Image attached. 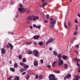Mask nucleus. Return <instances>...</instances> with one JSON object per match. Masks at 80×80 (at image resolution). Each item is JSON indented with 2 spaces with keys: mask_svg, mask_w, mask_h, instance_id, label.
<instances>
[{
  "mask_svg": "<svg viewBox=\"0 0 80 80\" xmlns=\"http://www.w3.org/2000/svg\"><path fill=\"white\" fill-rule=\"evenodd\" d=\"M8 34H11V35H13V34H14V33L12 32H8Z\"/></svg>",
  "mask_w": 80,
  "mask_h": 80,
  "instance_id": "32",
  "label": "nucleus"
},
{
  "mask_svg": "<svg viewBox=\"0 0 80 80\" xmlns=\"http://www.w3.org/2000/svg\"><path fill=\"white\" fill-rule=\"evenodd\" d=\"M38 75H36V77L35 78L36 79H38Z\"/></svg>",
  "mask_w": 80,
  "mask_h": 80,
  "instance_id": "43",
  "label": "nucleus"
},
{
  "mask_svg": "<svg viewBox=\"0 0 80 80\" xmlns=\"http://www.w3.org/2000/svg\"><path fill=\"white\" fill-rule=\"evenodd\" d=\"M78 17H80V14H78Z\"/></svg>",
  "mask_w": 80,
  "mask_h": 80,
  "instance_id": "61",
  "label": "nucleus"
},
{
  "mask_svg": "<svg viewBox=\"0 0 80 80\" xmlns=\"http://www.w3.org/2000/svg\"><path fill=\"white\" fill-rule=\"evenodd\" d=\"M49 49L50 50H52V48H49Z\"/></svg>",
  "mask_w": 80,
  "mask_h": 80,
  "instance_id": "56",
  "label": "nucleus"
},
{
  "mask_svg": "<svg viewBox=\"0 0 80 80\" xmlns=\"http://www.w3.org/2000/svg\"><path fill=\"white\" fill-rule=\"evenodd\" d=\"M75 23H78V21H77V20L75 19Z\"/></svg>",
  "mask_w": 80,
  "mask_h": 80,
  "instance_id": "50",
  "label": "nucleus"
},
{
  "mask_svg": "<svg viewBox=\"0 0 80 80\" xmlns=\"http://www.w3.org/2000/svg\"><path fill=\"white\" fill-rule=\"evenodd\" d=\"M6 52V50L4 48H2L1 49V53L2 55H4Z\"/></svg>",
  "mask_w": 80,
  "mask_h": 80,
  "instance_id": "6",
  "label": "nucleus"
},
{
  "mask_svg": "<svg viewBox=\"0 0 80 80\" xmlns=\"http://www.w3.org/2000/svg\"><path fill=\"white\" fill-rule=\"evenodd\" d=\"M55 40V39H53V38H51L49 39V40L48 41V43H51L52 42H53Z\"/></svg>",
  "mask_w": 80,
  "mask_h": 80,
  "instance_id": "5",
  "label": "nucleus"
},
{
  "mask_svg": "<svg viewBox=\"0 0 80 80\" xmlns=\"http://www.w3.org/2000/svg\"><path fill=\"white\" fill-rule=\"evenodd\" d=\"M12 78V76H11L9 77V78H8V79H10L11 78Z\"/></svg>",
  "mask_w": 80,
  "mask_h": 80,
  "instance_id": "62",
  "label": "nucleus"
},
{
  "mask_svg": "<svg viewBox=\"0 0 80 80\" xmlns=\"http://www.w3.org/2000/svg\"><path fill=\"white\" fill-rule=\"evenodd\" d=\"M30 28H31V29H32V28H33V27L32 26H30Z\"/></svg>",
  "mask_w": 80,
  "mask_h": 80,
  "instance_id": "53",
  "label": "nucleus"
},
{
  "mask_svg": "<svg viewBox=\"0 0 80 80\" xmlns=\"http://www.w3.org/2000/svg\"><path fill=\"white\" fill-rule=\"evenodd\" d=\"M33 53L35 57H37L39 53L37 50L35 49L33 51Z\"/></svg>",
  "mask_w": 80,
  "mask_h": 80,
  "instance_id": "3",
  "label": "nucleus"
},
{
  "mask_svg": "<svg viewBox=\"0 0 80 80\" xmlns=\"http://www.w3.org/2000/svg\"><path fill=\"white\" fill-rule=\"evenodd\" d=\"M6 47L7 48H10V47L9 46V44H8L6 46Z\"/></svg>",
  "mask_w": 80,
  "mask_h": 80,
  "instance_id": "45",
  "label": "nucleus"
},
{
  "mask_svg": "<svg viewBox=\"0 0 80 80\" xmlns=\"http://www.w3.org/2000/svg\"><path fill=\"white\" fill-rule=\"evenodd\" d=\"M32 42H26V44L27 45H31V44H32Z\"/></svg>",
  "mask_w": 80,
  "mask_h": 80,
  "instance_id": "11",
  "label": "nucleus"
},
{
  "mask_svg": "<svg viewBox=\"0 0 80 80\" xmlns=\"http://www.w3.org/2000/svg\"><path fill=\"white\" fill-rule=\"evenodd\" d=\"M10 70L12 72H14L15 71V69L13 68H10Z\"/></svg>",
  "mask_w": 80,
  "mask_h": 80,
  "instance_id": "28",
  "label": "nucleus"
},
{
  "mask_svg": "<svg viewBox=\"0 0 80 80\" xmlns=\"http://www.w3.org/2000/svg\"><path fill=\"white\" fill-rule=\"evenodd\" d=\"M39 78L40 79H43V76L41 75H40L39 76Z\"/></svg>",
  "mask_w": 80,
  "mask_h": 80,
  "instance_id": "18",
  "label": "nucleus"
},
{
  "mask_svg": "<svg viewBox=\"0 0 80 80\" xmlns=\"http://www.w3.org/2000/svg\"><path fill=\"white\" fill-rule=\"evenodd\" d=\"M64 80H66V78H67V77H66V76L64 77Z\"/></svg>",
  "mask_w": 80,
  "mask_h": 80,
  "instance_id": "63",
  "label": "nucleus"
},
{
  "mask_svg": "<svg viewBox=\"0 0 80 80\" xmlns=\"http://www.w3.org/2000/svg\"><path fill=\"white\" fill-rule=\"evenodd\" d=\"M53 53L54 55H55V56H57V55H58V53L56 52L55 51H53Z\"/></svg>",
  "mask_w": 80,
  "mask_h": 80,
  "instance_id": "21",
  "label": "nucleus"
},
{
  "mask_svg": "<svg viewBox=\"0 0 80 80\" xmlns=\"http://www.w3.org/2000/svg\"><path fill=\"white\" fill-rule=\"evenodd\" d=\"M20 6V7L22 8V7H23V5H22V4H21L19 5Z\"/></svg>",
  "mask_w": 80,
  "mask_h": 80,
  "instance_id": "47",
  "label": "nucleus"
},
{
  "mask_svg": "<svg viewBox=\"0 0 80 80\" xmlns=\"http://www.w3.org/2000/svg\"><path fill=\"white\" fill-rule=\"evenodd\" d=\"M62 54H59L58 55V58H59V59H60L61 58H62Z\"/></svg>",
  "mask_w": 80,
  "mask_h": 80,
  "instance_id": "13",
  "label": "nucleus"
},
{
  "mask_svg": "<svg viewBox=\"0 0 80 80\" xmlns=\"http://www.w3.org/2000/svg\"><path fill=\"white\" fill-rule=\"evenodd\" d=\"M54 73H60V71L55 70L54 71Z\"/></svg>",
  "mask_w": 80,
  "mask_h": 80,
  "instance_id": "20",
  "label": "nucleus"
},
{
  "mask_svg": "<svg viewBox=\"0 0 80 80\" xmlns=\"http://www.w3.org/2000/svg\"><path fill=\"white\" fill-rule=\"evenodd\" d=\"M56 64V62L54 61L52 64V67H54L55 65V64Z\"/></svg>",
  "mask_w": 80,
  "mask_h": 80,
  "instance_id": "31",
  "label": "nucleus"
},
{
  "mask_svg": "<svg viewBox=\"0 0 80 80\" xmlns=\"http://www.w3.org/2000/svg\"><path fill=\"white\" fill-rule=\"evenodd\" d=\"M18 10L20 11V12H23V10H24V8H18Z\"/></svg>",
  "mask_w": 80,
  "mask_h": 80,
  "instance_id": "9",
  "label": "nucleus"
},
{
  "mask_svg": "<svg viewBox=\"0 0 80 80\" xmlns=\"http://www.w3.org/2000/svg\"><path fill=\"white\" fill-rule=\"evenodd\" d=\"M77 66L78 67H80V65L79 64H78V61L77 63Z\"/></svg>",
  "mask_w": 80,
  "mask_h": 80,
  "instance_id": "42",
  "label": "nucleus"
},
{
  "mask_svg": "<svg viewBox=\"0 0 80 80\" xmlns=\"http://www.w3.org/2000/svg\"><path fill=\"white\" fill-rule=\"evenodd\" d=\"M33 20L34 21H36L37 20V18H36V17H35V16H33Z\"/></svg>",
  "mask_w": 80,
  "mask_h": 80,
  "instance_id": "26",
  "label": "nucleus"
},
{
  "mask_svg": "<svg viewBox=\"0 0 80 80\" xmlns=\"http://www.w3.org/2000/svg\"><path fill=\"white\" fill-rule=\"evenodd\" d=\"M46 18L47 19H48L49 18V15L48 14H47L46 15Z\"/></svg>",
  "mask_w": 80,
  "mask_h": 80,
  "instance_id": "39",
  "label": "nucleus"
},
{
  "mask_svg": "<svg viewBox=\"0 0 80 80\" xmlns=\"http://www.w3.org/2000/svg\"><path fill=\"white\" fill-rule=\"evenodd\" d=\"M19 71L20 72H23V69L22 68H21L20 69H19Z\"/></svg>",
  "mask_w": 80,
  "mask_h": 80,
  "instance_id": "30",
  "label": "nucleus"
},
{
  "mask_svg": "<svg viewBox=\"0 0 80 80\" xmlns=\"http://www.w3.org/2000/svg\"><path fill=\"white\" fill-rule=\"evenodd\" d=\"M28 54H29V55H31V54H32V51H28Z\"/></svg>",
  "mask_w": 80,
  "mask_h": 80,
  "instance_id": "23",
  "label": "nucleus"
},
{
  "mask_svg": "<svg viewBox=\"0 0 80 80\" xmlns=\"http://www.w3.org/2000/svg\"><path fill=\"white\" fill-rule=\"evenodd\" d=\"M34 65L36 67L38 65V62H37V61L36 60L34 61Z\"/></svg>",
  "mask_w": 80,
  "mask_h": 80,
  "instance_id": "12",
  "label": "nucleus"
},
{
  "mask_svg": "<svg viewBox=\"0 0 80 80\" xmlns=\"http://www.w3.org/2000/svg\"><path fill=\"white\" fill-rule=\"evenodd\" d=\"M33 43L34 45H36L37 44V42H33Z\"/></svg>",
  "mask_w": 80,
  "mask_h": 80,
  "instance_id": "51",
  "label": "nucleus"
},
{
  "mask_svg": "<svg viewBox=\"0 0 80 80\" xmlns=\"http://www.w3.org/2000/svg\"><path fill=\"white\" fill-rule=\"evenodd\" d=\"M68 26L69 27H71L70 22L69 21H68Z\"/></svg>",
  "mask_w": 80,
  "mask_h": 80,
  "instance_id": "34",
  "label": "nucleus"
},
{
  "mask_svg": "<svg viewBox=\"0 0 80 80\" xmlns=\"http://www.w3.org/2000/svg\"><path fill=\"white\" fill-rule=\"evenodd\" d=\"M75 46L77 48H79V46L78 45H75Z\"/></svg>",
  "mask_w": 80,
  "mask_h": 80,
  "instance_id": "49",
  "label": "nucleus"
},
{
  "mask_svg": "<svg viewBox=\"0 0 80 80\" xmlns=\"http://www.w3.org/2000/svg\"><path fill=\"white\" fill-rule=\"evenodd\" d=\"M26 78L27 80H28L29 79V75L28 74L27 76L26 77Z\"/></svg>",
  "mask_w": 80,
  "mask_h": 80,
  "instance_id": "35",
  "label": "nucleus"
},
{
  "mask_svg": "<svg viewBox=\"0 0 80 80\" xmlns=\"http://www.w3.org/2000/svg\"><path fill=\"white\" fill-rule=\"evenodd\" d=\"M22 75H25V74H26V72H24L23 73H22Z\"/></svg>",
  "mask_w": 80,
  "mask_h": 80,
  "instance_id": "46",
  "label": "nucleus"
},
{
  "mask_svg": "<svg viewBox=\"0 0 80 80\" xmlns=\"http://www.w3.org/2000/svg\"><path fill=\"white\" fill-rule=\"evenodd\" d=\"M75 78L76 80H78V79L80 78V77L79 76H76Z\"/></svg>",
  "mask_w": 80,
  "mask_h": 80,
  "instance_id": "27",
  "label": "nucleus"
},
{
  "mask_svg": "<svg viewBox=\"0 0 80 80\" xmlns=\"http://www.w3.org/2000/svg\"><path fill=\"white\" fill-rule=\"evenodd\" d=\"M26 12H27V13H29V10H27V11Z\"/></svg>",
  "mask_w": 80,
  "mask_h": 80,
  "instance_id": "59",
  "label": "nucleus"
},
{
  "mask_svg": "<svg viewBox=\"0 0 80 80\" xmlns=\"http://www.w3.org/2000/svg\"><path fill=\"white\" fill-rule=\"evenodd\" d=\"M18 58L20 60V59H21L22 58V55H19Z\"/></svg>",
  "mask_w": 80,
  "mask_h": 80,
  "instance_id": "36",
  "label": "nucleus"
},
{
  "mask_svg": "<svg viewBox=\"0 0 80 80\" xmlns=\"http://www.w3.org/2000/svg\"><path fill=\"white\" fill-rule=\"evenodd\" d=\"M29 18L30 20H32V16H29Z\"/></svg>",
  "mask_w": 80,
  "mask_h": 80,
  "instance_id": "44",
  "label": "nucleus"
},
{
  "mask_svg": "<svg viewBox=\"0 0 80 80\" xmlns=\"http://www.w3.org/2000/svg\"><path fill=\"white\" fill-rule=\"evenodd\" d=\"M74 35H76L77 34V32H76V31H75L74 32Z\"/></svg>",
  "mask_w": 80,
  "mask_h": 80,
  "instance_id": "40",
  "label": "nucleus"
},
{
  "mask_svg": "<svg viewBox=\"0 0 80 80\" xmlns=\"http://www.w3.org/2000/svg\"><path fill=\"white\" fill-rule=\"evenodd\" d=\"M20 80V77L18 76L14 78V80Z\"/></svg>",
  "mask_w": 80,
  "mask_h": 80,
  "instance_id": "14",
  "label": "nucleus"
},
{
  "mask_svg": "<svg viewBox=\"0 0 80 80\" xmlns=\"http://www.w3.org/2000/svg\"><path fill=\"white\" fill-rule=\"evenodd\" d=\"M36 18L38 20H39V18L37 16Z\"/></svg>",
  "mask_w": 80,
  "mask_h": 80,
  "instance_id": "55",
  "label": "nucleus"
},
{
  "mask_svg": "<svg viewBox=\"0 0 80 80\" xmlns=\"http://www.w3.org/2000/svg\"><path fill=\"white\" fill-rule=\"evenodd\" d=\"M58 60L59 61H60V62H58V65L59 67H60V66L61 65H63V61L62 59H59Z\"/></svg>",
  "mask_w": 80,
  "mask_h": 80,
  "instance_id": "4",
  "label": "nucleus"
},
{
  "mask_svg": "<svg viewBox=\"0 0 80 80\" xmlns=\"http://www.w3.org/2000/svg\"><path fill=\"white\" fill-rule=\"evenodd\" d=\"M33 27H36V25L35 24H33Z\"/></svg>",
  "mask_w": 80,
  "mask_h": 80,
  "instance_id": "64",
  "label": "nucleus"
},
{
  "mask_svg": "<svg viewBox=\"0 0 80 80\" xmlns=\"http://www.w3.org/2000/svg\"><path fill=\"white\" fill-rule=\"evenodd\" d=\"M40 62L41 63H43V59H41L40 60Z\"/></svg>",
  "mask_w": 80,
  "mask_h": 80,
  "instance_id": "41",
  "label": "nucleus"
},
{
  "mask_svg": "<svg viewBox=\"0 0 80 80\" xmlns=\"http://www.w3.org/2000/svg\"><path fill=\"white\" fill-rule=\"evenodd\" d=\"M64 67L65 68H68V65H67V64H65L64 65Z\"/></svg>",
  "mask_w": 80,
  "mask_h": 80,
  "instance_id": "29",
  "label": "nucleus"
},
{
  "mask_svg": "<svg viewBox=\"0 0 80 80\" xmlns=\"http://www.w3.org/2000/svg\"><path fill=\"white\" fill-rule=\"evenodd\" d=\"M8 45H9L10 47L11 50H12L13 48V46L12 45V44L10 43H8Z\"/></svg>",
  "mask_w": 80,
  "mask_h": 80,
  "instance_id": "10",
  "label": "nucleus"
},
{
  "mask_svg": "<svg viewBox=\"0 0 80 80\" xmlns=\"http://www.w3.org/2000/svg\"><path fill=\"white\" fill-rule=\"evenodd\" d=\"M14 68H17L18 67V64H17V63H16V64L14 65Z\"/></svg>",
  "mask_w": 80,
  "mask_h": 80,
  "instance_id": "25",
  "label": "nucleus"
},
{
  "mask_svg": "<svg viewBox=\"0 0 80 80\" xmlns=\"http://www.w3.org/2000/svg\"><path fill=\"white\" fill-rule=\"evenodd\" d=\"M50 20H51V21H54L55 20H54V19H53V18H51V19H50Z\"/></svg>",
  "mask_w": 80,
  "mask_h": 80,
  "instance_id": "48",
  "label": "nucleus"
},
{
  "mask_svg": "<svg viewBox=\"0 0 80 80\" xmlns=\"http://www.w3.org/2000/svg\"><path fill=\"white\" fill-rule=\"evenodd\" d=\"M40 37V36H39V35H36L33 36V38L34 39H35L36 40H37V39H38V38H39Z\"/></svg>",
  "mask_w": 80,
  "mask_h": 80,
  "instance_id": "7",
  "label": "nucleus"
},
{
  "mask_svg": "<svg viewBox=\"0 0 80 80\" xmlns=\"http://www.w3.org/2000/svg\"><path fill=\"white\" fill-rule=\"evenodd\" d=\"M9 63H10V64H11V65H12V61H9Z\"/></svg>",
  "mask_w": 80,
  "mask_h": 80,
  "instance_id": "54",
  "label": "nucleus"
},
{
  "mask_svg": "<svg viewBox=\"0 0 80 80\" xmlns=\"http://www.w3.org/2000/svg\"><path fill=\"white\" fill-rule=\"evenodd\" d=\"M22 62H23V63H25V62H27V60L25 58H24L23 59V60L22 61Z\"/></svg>",
  "mask_w": 80,
  "mask_h": 80,
  "instance_id": "24",
  "label": "nucleus"
},
{
  "mask_svg": "<svg viewBox=\"0 0 80 80\" xmlns=\"http://www.w3.org/2000/svg\"><path fill=\"white\" fill-rule=\"evenodd\" d=\"M74 60L75 61V62H77L78 60V58H76L74 59Z\"/></svg>",
  "mask_w": 80,
  "mask_h": 80,
  "instance_id": "33",
  "label": "nucleus"
},
{
  "mask_svg": "<svg viewBox=\"0 0 80 80\" xmlns=\"http://www.w3.org/2000/svg\"><path fill=\"white\" fill-rule=\"evenodd\" d=\"M69 77L70 78L71 77V74H68L66 78L67 79H68L69 78Z\"/></svg>",
  "mask_w": 80,
  "mask_h": 80,
  "instance_id": "16",
  "label": "nucleus"
},
{
  "mask_svg": "<svg viewBox=\"0 0 80 80\" xmlns=\"http://www.w3.org/2000/svg\"><path fill=\"white\" fill-rule=\"evenodd\" d=\"M28 72L29 73H30V72H32V70H30L28 71Z\"/></svg>",
  "mask_w": 80,
  "mask_h": 80,
  "instance_id": "58",
  "label": "nucleus"
},
{
  "mask_svg": "<svg viewBox=\"0 0 80 80\" xmlns=\"http://www.w3.org/2000/svg\"><path fill=\"white\" fill-rule=\"evenodd\" d=\"M78 30V26H77L75 28V31H77Z\"/></svg>",
  "mask_w": 80,
  "mask_h": 80,
  "instance_id": "38",
  "label": "nucleus"
},
{
  "mask_svg": "<svg viewBox=\"0 0 80 80\" xmlns=\"http://www.w3.org/2000/svg\"><path fill=\"white\" fill-rule=\"evenodd\" d=\"M56 23V20H54L52 21L51 22H50V24H51L50 25V27L52 28L53 27H55V25Z\"/></svg>",
  "mask_w": 80,
  "mask_h": 80,
  "instance_id": "2",
  "label": "nucleus"
},
{
  "mask_svg": "<svg viewBox=\"0 0 80 80\" xmlns=\"http://www.w3.org/2000/svg\"><path fill=\"white\" fill-rule=\"evenodd\" d=\"M20 65H21V66L22 67H24L25 64L22 62H21L20 63Z\"/></svg>",
  "mask_w": 80,
  "mask_h": 80,
  "instance_id": "17",
  "label": "nucleus"
},
{
  "mask_svg": "<svg viewBox=\"0 0 80 80\" xmlns=\"http://www.w3.org/2000/svg\"><path fill=\"white\" fill-rule=\"evenodd\" d=\"M41 28V26H38V28Z\"/></svg>",
  "mask_w": 80,
  "mask_h": 80,
  "instance_id": "60",
  "label": "nucleus"
},
{
  "mask_svg": "<svg viewBox=\"0 0 80 80\" xmlns=\"http://www.w3.org/2000/svg\"><path fill=\"white\" fill-rule=\"evenodd\" d=\"M47 5V3L46 2H44L42 3V6L43 7H45L46 5Z\"/></svg>",
  "mask_w": 80,
  "mask_h": 80,
  "instance_id": "19",
  "label": "nucleus"
},
{
  "mask_svg": "<svg viewBox=\"0 0 80 80\" xmlns=\"http://www.w3.org/2000/svg\"><path fill=\"white\" fill-rule=\"evenodd\" d=\"M45 23H48V21H47L46 20H45Z\"/></svg>",
  "mask_w": 80,
  "mask_h": 80,
  "instance_id": "57",
  "label": "nucleus"
},
{
  "mask_svg": "<svg viewBox=\"0 0 80 80\" xmlns=\"http://www.w3.org/2000/svg\"><path fill=\"white\" fill-rule=\"evenodd\" d=\"M38 44L39 45H40L41 46H42V45H43V42H39Z\"/></svg>",
  "mask_w": 80,
  "mask_h": 80,
  "instance_id": "15",
  "label": "nucleus"
},
{
  "mask_svg": "<svg viewBox=\"0 0 80 80\" xmlns=\"http://www.w3.org/2000/svg\"><path fill=\"white\" fill-rule=\"evenodd\" d=\"M62 58L64 60H68L67 56H65L64 55H62Z\"/></svg>",
  "mask_w": 80,
  "mask_h": 80,
  "instance_id": "8",
  "label": "nucleus"
},
{
  "mask_svg": "<svg viewBox=\"0 0 80 80\" xmlns=\"http://www.w3.org/2000/svg\"><path fill=\"white\" fill-rule=\"evenodd\" d=\"M51 67V65H49L47 66L48 68H50Z\"/></svg>",
  "mask_w": 80,
  "mask_h": 80,
  "instance_id": "52",
  "label": "nucleus"
},
{
  "mask_svg": "<svg viewBox=\"0 0 80 80\" xmlns=\"http://www.w3.org/2000/svg\"><path fill=\"white\" fill-rule=\"evenodd\" d=\"M64 27H65L66 28H67V26H66V23H65V22H64Z\"/></svg>",
  "mask_w": 80,
  "mask_h": 80,
  "instance_id": "37",
  "label": "nucleus"
},
{
  "mask_svg": "<svg viewBox=\"0 0 80 80\" xmlns=\"http://www.w3.org/2000/svg\"><path fill=\"white\" fill-rule=\"evenodd\" d=\"M28 67H29V66L28 65H25L24 66V68H25V69H27Z\"/></svg>",
  "mask_w": 80,
  "mask_h": 80,
  "instance_id": "22",
  "label": "nucleus"
},
{
  "mask_svg": "<svg viewBox=\"0 0 80 80\" xmlns=\"http://www.w3.org/2000/svg\"><path fill=\"white\" fill-rule=\"evenodd\" d=\"M49 79L50 80H57L55 75L51 74H50L49 76Z\"/></svg>",
  "mask_w": 80,
  "mask_h": 80,
  "instance_id": "1",
  "label": "nucleus"
}]
</instances>
